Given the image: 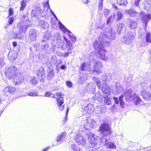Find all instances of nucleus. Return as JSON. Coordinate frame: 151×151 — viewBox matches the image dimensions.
<instances>
[{"mask_svg": "<svg viewBox=\"0 0 151 151\" xmlns=\"http://www.w3.org/2000/svg\"><path fill=\"white\" fill-rule=\"evenodd\" d=\"M40 10L39 8H36L32 10L31 12V15L33 17L37 16L40 14Z\"/></svg>", "mask_w": 151, "mask_h": 151, "instance_id": "obj_24", "label": "nucleus"}, {"mask_svg": "<svg viewBox=\"0 0 151 151\" xmlns=\"http://www.w3.org/2000/svg\"><path fill=\"white\" fill-rule=\"evenodd\" d=\"M82 123L86 129L90 130V129L93 128L96 125V122L93 119L90 117H87Z\"/></svg>", "mask_w": 151, "mask_h": 151, "instance_id": "obj_6", "label": "nucleus"}, {"mask_svg": "<svg viewBox=\"0 0 151 151\" xmlns=\"http://www.w3.org/2000/svg\"><path fill=\"white\" fill-rule=\"evenodd\" d=\"M71 148L75 151H82L78 147H76L74 144H72L71 145Z\"/></svg>", "mask_w": 151, "mask_h": 151, "instance_id": "obj_34", "label": "nucleus"}, {"mask_svg": "<svg viewBox=\"0 0 151 151\" xmlns=\"http://www.w3.org/2000/svg\"><path fill=\"white\" fill-rule=\"evenodd\" d=\"M96 84L98 88L99 89H100L101 88V84L100 81L99 82L96 83Z\"/></svg>", "mask_w": 151, "mask_h": 151, "instance_id": "obj_60", "label": "nucleus"}, {"mask_svg": "<svg viewBox=\"0 0 151 151\" xmlns=\"http://www.w3.org/2000/svg\"><path fill=\"white\" fill-rule=\"evenodd\" d=\"M17 70V68L14 66H6L4 69L6 76L9 79L13 78L16 76V71Z\"/></svg>", "mask_w": 151, "mask_h": 151, "instance_id": "obj_5", "label": "nucleus"}, {"mask_svg": "<svg viewBox=\"0 0 151 151\" xmlns=\"http://www.w3.org/2000/svg\"><path fill=\"white\" fill-rule=\"evenodd\" d=\"M140 0H135V1L134 4L136 6H139V4Z\"/></svg>", "mask_w": 151, "mask_h": 151, "instance_id": "obj_55", "label": "nucleus"}, {"mask_svg": "<svg viewBox=\"0 0 151 151\" xmlns=\"http://www.w3.org/2000/svg\"><path fill=\"white\" fill-rule=\"evenodd\" d=\"M123 15L121 12H117L116 14H114V17L115 19H116V20L118 21L121 19L123 17Z\"/></svg>", "mask_w": 151, "mask_h": 151, "instance_id": "obj_25", "label": "nucleus"}, {"mask_svg": "<svg viewBox=\"0 0 151 151\" xmlns=\"http://www.w3.org/2000/svg\"><path fill=\"white\" fill-rule=\"evenodd\" d=\"M59 24L60 29L62 30L64 32H66L68 30V29L66 28L65 26L60 22L59 21Z\"/></svg>", "mask_w": 151, "mask_h": 151, "instance_id": "obj_32", "label": "nucleus"}, {"mask_svg": "<svg viewBox=\"0 0 151 151\" xmlns=\"http://www.w3.org/2000/svg\"><path fill=\"white\" fill-rule=\"evenodd\" d=\"M21 7H20V10L21 11H23L25 7L26 6V4L25 3H24L22 2H20Z\"/></svg>", "mask_w": 151, "mask_h": 151, "instance_id": "obj_38", "label": "nucleus"}, {"mask_svg": "<svg viewBox=\"0 0 151 151\" xmlns=\"http://www.w3.org/2000/svg\"><path fill=\"white\" fill-rule=\"evenodd\" d=\"M14 21V19L13 17L9 18L8 23L9 24H12Z\"/></svg>", "mask_w": 151, "mask_h": 151, "instance_id": "obj_48", "label": "nucleus"}, {"mask_svg": "<svg viewBox=\"0 0 151 151\" xmlns=\"http://www.w3.org/2000/svg\"><path fill=\"white\" fill-rule=\"evenodd\" d=\"M39 26L41 28L43 29L47 28L49 26L48 23L46 22L44 20H40L38 24Z\"/></svg>", "mask_w": 151, "mask_h": 151, "instance_id": "obj_19", "label": "nucleus"}, {"mask_svg": "<svg viewBox=\"0 0 151 151\" xmlns=\"http://www.w3.org/2000/svg\"><path fill=\"white\" fill-rule=\"evenodd\" d=\"M109 145V147L110 148L115 149L116 148V146L113 142H109V145Z\"/></svg>", "mask_w": 151, "mask_h": 151, "instance_id": "obj_39", "label": "nucleus"}, {"mask_svg": "<svg viewBox=\"0 0 151 151\" xmlns=\"http://www.w3.org/2000/svg\"><path fill=\"white\" fill-rule=\"evenodd\" d=\"M45 70L44 68L43 67H41L39 70H37L36 72V75L39 76L40 75H41L42 76L44 73Z\"/></svg>", "mask_w": 151, "mask_h": 151, "instance_id": "obj_28", "label": "nucleus"}, {"mask_svg": "<svg viewBox=\"0 0 151 151\" xmlns=\"http://www.w3.org/2000/svg\"><path fill=\"white\" fill-rule=\"evenodd\" d=\"M124 96L122 95H121L119 98V101L122 100L123 99Z\"/></svg>", "mask_w": 151, "mask_h": 151, "instance_id": "obj_63", "label": "nucleus"}, {"mask_svg": "<svg viewBox=\"0 0 151 151\" xmlns=\"http://www.w3.org/2000/svg\"><path fill=\"white\" fill-rule=\"evenodd\" d=\"M38 82V80L35 77H31L30 78V83L33 85H36Z\"/></svg>", "mask_w": 151, "mask_h": 151, "instance_id": "obj_30", "label": "nucleus"}, {"mask_svg": "<svg viewBox=\"0 0 151 151\" xmlns=\"http://www.w3.org/2000/svg\"><path fill=\"white\" fill-rule=\"evenodd\" d=\"M76 141L79 145L83 146L86 144L85 140L83 137L80 134H77L76 136Z\"/></svg>", "mask_w": 151, "mask_h": 151, "instance_id": "obj_11", "label": "nucleus"}, {"mask_svg": "<svg viewBox=\"0 0 151 151\" xmlns=\"http://www.w3.org/2000/svg\"><path fill=\"white\" fill-rule=\"evenodd\" d=\"M19 30L20 32H25L26 29H25L24 27L21 26L19 28Z\"/></svg>", "mask_w": 151, "mask_h": 151, "instance_id": "obj_42", "label": "nucleus"}, {"mask_svg": "<svg viewBox=\"0 0 151 151\" xmlns=\"http://www.w3.org/2000/svg\"><path fill=\"white\" fill-rule=\"evenodd\" d=\"M104 99L105 103L107 105H110L111 103L110 99V98L107 97H104Z\"/></svg>", "mask_w": 151, "mask_h": 151, "instance_id": "obj_36", "label": "nucleus"}, {"mask_svg": "<svg viewBox=\"0 0 151 151\" xmlns=\"http://www.w3.org/2000/svg\"><path fill=\"white\" fill-rule=\"evenodd\" d=\"M29 1V0H22V1L21 2L24 3H25L26 4V3L28 2Z\"/></svg>", "mask_w": 151, "mask_h": 151, "instance_id": "obj_64", "label": "nucleus"}, {"mask_svg": "<svg viewBox=\"0 0 151 151\" xmlns=\"http://www.w3.org/2000/svg\"><path fill=\"white\" fill-rule=\"evenodd\" d=\"M13 14L14 12L13 9L12 8H9V15L8 17H9L10 16L13 15Z\"/></svg>", "mask_w": 151, "mask_h": 151, "instance_id": "obj_45", "label": "nucleus"}, {"mask_svg": "<svg viewBox=\"0 0 151 151\" xmlns=\"http://www.w3.org/2000/svg\"><path fill=\"white\" fill-rule=\"evenodd\" d=\"M86 137L91 144V147L93 148H94V150L99 148L100 147L99 145H97L98 142V140L96 135L92 132H89L86 133Z\"/></svg>", "mask_w": 151, "mask_h": 151, "instance_id": "obj_3", "label": "nucleus"}, {"mask_svg": "<svg viewBox=\"0 0 151 151\" xmlns=\"http://www.w3.org/2000/svg\"><path fill=\"white\" fill-rule=\"evenodd\" d=\"M111 128L109 124L104 123L102 124L100 127V130L102 134L108 135L111 133Z\"/></svg>", "mask_w": 151, "mask_h": 151, "instance_id": "obj_7", "label": "nucleus"}, {"mask_svg": "<svg viewBox=\"0 0 151 151\" xmlns=\"http://www.w3.org/2000/svg\"><path fill=\"white\" fill-rule=\"evenodd\" d=\"M114 100L115 101V103L117 104H118L119 103V100L118 99L117 97H114Z\"/></svg>", "mask_w": 151, "mask_h": 151, "instance_id": "obj_57", "label": "nucleus"}, {"mask_svg": "<svg viewBox=\"0 0 151 151\" xmlns=\"http://www.w3.org/2000/svg\"><path fill=\"white\" fill-rule=\"evenodd\" d=\"M147 150L146 149H140L139 150H138L136 151H147Z\"/></svg>", "mask_w": 151, "mask_h": 151, "instance_id": "obj_61", "label": "nucleus"}, {"mask_svg": "<svg viewBox=\"0 0 151 151\" xmlns=\"http://www.w3.org/2000/svg\"><path fill=\"white\" fill-rule=\"evenodd\" d=\"M113 17L111 16L108 18L106 22L107 24H108L109 23L111 22L112 18Z\"/></svg>", "mask_w": 151, "mask_h": 151, "instance_id": "obj_56", "label": "nucleus"}, {"mask_svg": "<svg viewBox=\"0 0 151 151\" xmlns=\"http://www.w3.org/2000/svg\"><path fill=\"white\" fill-rule=\"evenodd\" d=\"M29 38L31 41H34L36 39V32L35 31L32 29L30 30L29 32Z\"/></svg>", "mask_w": 151, "mask_h": 151, "instance_id": "obj_21", "label": "nucleus"}, {"mask_svg": "<svg viewBox=\"0 0 151 151\" xmlns=\"http://www.w3.org/2000/svg\"><path fill=\"white\" fill-rule=\"evenodd\" d=\"M117 3L120 5H126L127 4V0H117Z\"/></svg>", "mask_w": 151, "mask_h": 151, "instance_id": "obj_33", "label": "nucleus"}, {"mask_svg": "<svg viewBox=\"0 0 151 151\" xmlns=\"http://www.w3.org/2000/svg\"><path fill=\"white\" fill-rule=\"evenodd\" d=\"M151 15L150 14H143L142 18V21L144 22L146 26L148 21L151 19Z\"/></svg>", "mask_w": 151, "mask_h": 151, "instance_id": "obj_20", "label": "nucleus"}, {"mask_svg": "<svg viewBox=\"0 0 151 151\" xmlns=\"http://www.w3.org/2000/svg\"><path fill=\"white\" fill-rule=\"evenodd\" d=\"M56 95L59 97L57 98V101L58 104L60 107L59 109L60 111L63 110L64 109V106H61L63 103V98L62 97L63 96V93L58 92L56 93Z\"/></svg>", "mask_w": 151, "mask_h": 151, "instance_id": "obj_9", "label": "nucleus"}, {"mask_svg": "<svg viewBox=\"0 0 151 151\" xmlns=\"http://www.w3.org/2000/svg\"><path fill=\"white\" fill-rule=\"evenodd\" d=\"M54 76V72L53 70H51L48 73L47 77L48 80H51L52 79Z\"/></svg>", "mask_w": 151, "mask_h": 151, "instance_id": "obj_29", "label": "nucleus"}, {"mask_svg": "<svg viewBox=\"0 0 151 151\" xmlns=\"http://www.w3.org/2000/svg\"><path fill=\"white\" fill-rule=\"evenodd\" d=\"M126 13L129 14L131 17H134L137 15L138 13L133 9H129L125 11Z\"/></svg>", "mask_w": 151, "mask_h": 151, "instance_id": "obj_23", "label": "nucleus"}, {"mask_svg": "<svg viewBox=\"0 0 151 151\" xmlns=\"http://www.w3.org/2000/svg\"><path fill=\"white\" fill-rule=\"evenodd\" d=\"M119 102L122 108H124V103L123 101V100H121L120 101H119Z\"/></svg>", "mask_w": 151, "mask_h": 151, "instance_id": "obj_59", "label": "nucleus"}, {"mask_svg": "<svg viewBox=\"0 0 151 151\" xmlns=\"http://www.w3.org/2000/svg\"><path fill=\"white\" fill-rule=\"evenodd\" d=\"M13 78L14 84L16 85H19L21 84L23 80V78L20 76H15V77H14Z\"/></svg>", "mask_w": 151, "mask_h": 151, "instance_id": "obj_15", "label": "nucleus"}, {"mask_svg": "<svg viewBox=\"0 0 151 151\" xmlns=\"http://www.w3.org/2000/svg\"><path fill=\"white\" fill-rule=\"evenodd\" d=\"M15 38L17 39H20L21 38V36L19 34L16 33L15 34Z\"/></svg>", "mask_w": 151, "mask_h": 151, "instance_id": "obj_52", "label": "nucleus"}, {"mask_svg": "<svg viewBox=\"0 0 151 151\" xmlns=\"http://www.w3.org/2000/svg\"><path fill=\"white\" fill-rule=\"evenodd\" d=\"M102 90L104 93H109L110 91L109 86L106 83L103 84Z\"/></svg>", "mask_w": 151, "mask_h": 151, "instance_id": "obj_22", "label": "nucleus"}, {"mask_svg": "<svg viewBox=\"0 0 151 151\" xmlns=\"http://www.w3.org/2000/svg\"><path fill=\"white\" fill-rule=\"evenodd\" d=\"M72 41L74 43L76 41V37L75 36L72 37L70 38Z\"/></svg>", "mask_w": 151, "mask_h": 151, "instance_id": "obj_54", "label": "nucleus"}, {"mask_svg": "<svg viewBox=\"0 0 151 151\" xmlns=\"http://www.w3.org/2000/svg\"><path fill=\"white\" fill-rule=\"evenodd\" d=\"M66 43V47H67L69 50H72L73 48L72 43L70 41H68Z\"/></svg>", "mask_w": 151, "mask_h": 151, "instance_id": "obj_37", "label": "nucleus"}, {"mask_svg": "<svg viewBox=\"0 0 151 151\" xmlns=\"http://www.w3.org/2000/svg\"><path fill=\"white\" fill-rule=\"evenodd\" d=\"M93 69L91 71L93 74L99 75L101 74L103 70V64L102 62L96 59L93 60Z\"/></svg>", "mask_w": 151, "mask_h": 151, "instance_id": "obj_4", "label": "nucleus"}, {"mask_svg": "<svg viewBox=\"0 0 151 151\" xmlns=\"http://www.w3.org/2000/svg\"><path fill=\"white\" fill-rule=\"evenodd\" d=\"M13 45L14 47H15L17 46V43L16 42L14 41L13 42Z\"/></svg>", "mask_w": 151, "mask_h": 151, "instance_id": "obj_62", "label": "nucleus"}, {"mask_svg": "<svg viewBox=\"0 0 151 151\" xmlns=\"http://www.w3.org/2000/svg\"><path fill=\"white\" fill-rule=\"evenodd\" d=\"M134 38V34L132 32H129L125 35L123 37V41L125 44L129 45L131 43Z\"/></svg>", "mask_w": 151, "mask_h": 151, "instance_id": "obj_8", "label": "nucleus"}, {"mask_svg": "<svg viewBox=\"0 0 151 151\" xmlns=\"http://www.w3.org/2000/svg\"><path fill=\"white\" fill-rule=\"evenodd\" d=\"M50 34L48 32H46L45 33V35L43 38H45L47 40H48L50 37Z\"/></svg>", "mask_w": 151, "mask_h": 151, "instance_id": "obj_40", "label": "nucleus"}, {"mask_svg": "<svg viewBox=\"0 0 151 151\" xmlns=\"http://www.w3.org/2000/svg\"><path fill=\"white\" fill-rule=\"evenodd\" d=\"M37 92L35 91H30L27 93L28 96H36L37 95Z\"/></svg>", "mask_w": 151, "mask_h": 151, "instance_id": "obj_35", "label": "nucleus"}, {"mask_svg": "<svg viewBox=\"0 0 151 151\" xmlns=\"http://www.w3.org/2000/svg\"><path fill=\"white\" fill-rule=\"evenodd\" d=\"M124 26V24L122 23H119L117 24L116 27V32L118 34H120L122 29L123 28Z\"/></svg>", "mask_w": 151, "mask_h": 151, "instance_id": "obj_27", "label": "nucleus"}, {"mask_svg": "<svg viewBox=\"0 0 151 151\" xmlns=\"http://www.w3.org/2000/svg\"><path fill=\"white\" fill-rule=\"evenodd\" d=\"M115 89L118 93H121L123 90V88L121 86L120 83H117L115 85Z\"/></svg>", "mask_w": 151, "mask_h": 151, "instance_id": "obj_26", "label": "nucleus"}, {"mask_svg": "<svg viewBox=\"0 0 151 151\" xmlns=\"http://www.w3.org/2000/svg\"><path fill=\"white\" fill-rule=\"evenodd\" d=\"M15 90V88L14 87L7 86L3 90V91L5 95L6 96H8L9 94L14 93Z\"/></svg>", "mask_w": 151, "mask_h": 151, "instance_id": "obj_14", "label": "nucleus"}, {"mask_svg": "<svg viewBox=\"0 0 151 151\" xmlns=\"http://www.w3.org/2000/svg\"><path fill=\"white\" fill-rule=\"evenodd\" d=\"M90 66V64L87 63H84L82 64L80 68L81 70H88L89 72L92 73L91 69L89 68Z\"/></svg>", "mask_w": 151, "mask_h": 151, "instance_id": "obj_18", "label": "nucleus"}, {"mask_svg": "<svg viewBox=\"0 0 151 151\" xmlns=\"http://www.w3.org/2000/svg\"><path fill=\"white\" fill-rule=\"evenodd\" d=\"M106 36L101 33L93 44L97 56L105 61H107L108 59V56L106 55V51L105 49L109 45V42L106 40Z\"/></svg>", "mask_w": 151, "mask_h": 151, "instance_id": "obj_1", "label": "nucleus"}, {"mask_svg": "<svg viewBox=\"0 0 151 151\" xmlns=\"http://www.w3.org/2000/svg\"><path fill=\"white\" fill-rule=\"evenodd\" d=\"M145 40L147 43L151 42V34L150 33L148 32L146 33Z\"/></svg>", "mask_w": 151, "mask_h": 151, "instance_id": "obj_31", "label": "nucleus"}, {"mask_svg": "<svg viewBox=\"0 0 151 151\" xmlns=\"http://www.w3.org/2000/svg\"><path fill=\"white\" fill-rule=\"evenodd\" d=\"M141 96L143 97L145 100L148 101H151V93L146 90H143L141 93Z\"/></svg>", "mask_w": 151, "mask_h": 151, "instance_id": "obj_12", "label": "nucleus"}, {"mask_svg": "<svg viewBox=\"0 0 151 151\" xmlns=\"http://www.w3.org/2000/svg\"><path fill=\"white\" fill-rule=\"evenodd\" d=\"M66 85L69 87H71L73 86V84L72 82L70 81H67L66 82Z\"/></svg>", "mask_w": 151, "mask_h": 151, "instance_id": "obj_47", "label": "nucleus"}, {"mask_svg": "<svg viewBox=\"0 0 151 151\" xmlns=\"http://www.w3.org/2000/svg\"><path fill=\"white\" fill-rule=\"evenodd\" d=\"M70 53V52L68 51L66 53H64L63 55V56L64 57H68Z\"/></svg>", "mask_w": 151, "mask_h": 151, "instance_id": "obj_58", "label": "nucleus"}, {"mask_svg": "<svg viewBox=\"0 0 151 151\" xmlns=\"http://www.w3.org/2000/svg\"><path fill=\"white\" fill-rule=\"evenodd\" d=\"M126 22L127 25L131 29H134L137 27V23L134 20L132 21L130 19H128Z\"/></svg>", "mask_w": 151, "mask_h": 151, "instance_id": "obj_13", "label": "nucleus"}, {"mask_svg": "<svg viewBox=\"0 0 151 151\" xmlns=\"http://www.w3.org/2000/svg\"><path fill=\"white\" fill-rule=\"evenodd\" d=\"M67 31L68 32V34L70 38L74 36L73 34L68 29Z\"/></svg>", "mask_w": 151, "mask_h": 151, "instance_id": "obj_51", "label": "nucleus"}, {"mask_svg": "<svg viewBox=\"0 0 151 151\" xmlns=\"http://www.w3.org/2000/svg\"><path fill=\"white\" fill-rule=\"evenodd\" d=\"M52 95V94L50 92H48L45 93V96L47 97H49L50 96H51ZM52 97H53L54 98H55L54 96L53 95Z\"/></svg>", "mask_w": 151, "mask_h": 151, "instance_id": "obj_41", "label": "nucleus"}, {"mask_svg": "<svg viewBox=\"0 0 151 151\" xmlns=\"http://www.w3.org/2000/svg\"><path fill=\"white\" fill-rule=\"evenodd\" d=\"M104 107H98V109L99 111V113L100 114H101L103 113V110H104Z\"/></svg>", "mask_w": 151, "mask_h": 151, "instance_id": "obj_50", "label": "nucleus"}, {"mask_svg": "<svg viewBox=\"0 0 151 151\" xmlns=\"http://www.w3.org/2000/svg\"><path fill=\"white\" fill-rule=\"evenodd\" d=\"M48 47V45L47 43H46L44 45H42V49L45 50Z\"/></svg>", "mask_w": 151, "mask_h": 151, "instance_id": "obj_49", "label": "nucleus"}, {"mask_svg": "<svg viewBox=\"0 0 151 151\" xmlns=\"http://www.w3.org/2000/svg\"><path fill=\"white\" fill-rule=\"evenodd\" d=\"M66 137V133L64 132L59 134L56 138L57 141L60 144L63 141Z\"/></svg>", "mask_w": 151, "mask_h": 151, "instance_id": "obj_16", "label": "nucleus"}, {"mask_svg": "<svg viewBox=\"0 0 151 151\" xmlns=\"http://www.w3.org/2000/svg\"><path fill=\"white\" fill-rule=\"evenodd\" d=\"M55 37L57 40H60L61 38V36L58 33H56L55 34Z\"/></svg>", "mask_w": 151, "mask_h": 151, "instance_id": "obj_43", "label": "nucleus"}, {"mask_svg": "<svg viewBox=\"0 0 151 151\" xmlns=\"http://www.w3.org/2000/svg\"><path fill=\"white\" fill-rule=\"evenodd\" d=\"M109 10L108 9H106L104 10V13L105 17H107L109 13Z\"/></svg>", "mask_w": 151, "mask_h": 151, "instance_id": "obj_44", "label": "nucleus"}, {"mask_svg": "<svg viewBox=\"0 0 151 151\" xmlns=\"http://www.w3.org/2000/svg\"><path fill=\"white\" fill-rule=\"evenodd\" d=\"M96 98H102V96L99 92L97 93L95 95Z\"/></svg>", "mask_w": 151, "mask_h": 151, "instance_id": "obj_46", "label": "nucleus"}, {"mask_svg": "<svg viewBox=\"0 0 151 151\" xmlns=\"http://www.w3.org/2000/svg\"><path fill=\"white\" fill-rule=\"evenodd\" d=\"M109 32H107L106 33L101 32L100 35L101 33L104 34L106 36V40L109 42V41L107 40V39H108V40L109 39L112 40H114L116 38V35L115 32L114 31H112L111 28H109Z\"/></svg>", "mask_w": 151, "mask_h": 151, "instance_id": "obj_10", "label": "nucleus"}, {"mask_svg": "<svg viewBox=\"0 0 151 151\" xmlns=\"http://www.w3.org/2000/svg\"><path fill=\"white\" fill-rule=\"evenodd\" d=\"M132 90L129 89L126 91L125 93V97L126 99H127L129 101H136V104L138 105L139 104L141 105L143 104V102L142 100L140 99L138 95L135 94H132Z\"/></svg>", "mask_w": 151, "mask_h": 151, "instance_id": "obj_2", "label": "nucleus"}, {"mask_svg": "<svg viewBox=\"0 0 151 151\" xmlns=\"http://www.w3.org/2000/svg\"><path fill=\"white\" fill-rule=\"evenodd\" d=\"M106 134H103V136L101 137L100 138V143L105 145H109V142L108 139V137Z\"/></svg>", "mask_w": 151, "mask_h": 151, "instance_id": "obj_17", "label": "nucleus"}, {"mask_svg": "<svg viewBox=\"0 0 151 151\" xmlns=\"http://www.w3.org/2000/svg\"><path fill=\"white\" fill-rule=\"evenodd\" d=\"M93 79L96 83L100 81V80L98 78H96V77H93Z\"/></svg>", "mask_w": 151, "mask_h": 151, "instance_id": "obj_53", "label": "nucleus"}]
</instances>
